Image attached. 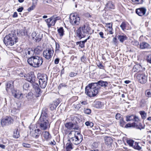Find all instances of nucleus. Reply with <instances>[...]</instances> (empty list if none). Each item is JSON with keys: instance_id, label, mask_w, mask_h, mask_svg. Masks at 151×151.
<instances>
[{"instance_id": "nucleus-36", "label": "nucleus", "mask_w": 151, "mask_h": 151, "mask_svg": "<svg viewBox=\"0 0 151 151\" xmlns=\"http://www.w3.org/2000/svg\"><path fill=\"white\" fill-rule=\"evenodd\" d=\"M44 137L46 139H50L51 138V136L49 133L45 131L43 133Z\"/></svg>"}, {"instance_id": "nucleus-58", "label": "nucleus", "mask_w": 151, "mask_h": 151, "mask_svg": "<svg viewBox=\"0 0 151 151\" xmlns=\"http://www.w3.org/2000/svg\"><path fill=\"white\" fill-rule=\"evenodd\" d=\"M99 34L101 38L103 39L105 38V37L104 36V33L102 32H100L99 33Z\"/></svg>"}, {"instance_id": "nucleus-59", "label": "nucleus", "mask_w": 151, "mask_h": 151, "mask_svg": "<svg viewBox=\"0 0 151 151\" xmlns=\"http://www.w3.org/2000/svg\"><path fill=\"white\" fill-rule=\"evenodd\" d=\"M133 2L135 4H139L140 3V0H132Z\"/></svg>"}, {"instance_id": "nucleus-53", "label": "nucleus", "mask_w": 151, "mask_h": 151, "mask_svg": "<svg viewBox=\"0 0 151 151\" xmlns=\"http://www.w3.org/2000/svg\"><path fill=\"white\" fill-rule=\"evenodd\" d=\"M22 145L24 147L27 148H29L31 147V145L30 144L26 143H23L22 144Z\"/></svg>"}, {"instance_id": "nucleus-8", "label": "nucleus", "mask_w": 151, "mask_h": 151, "mask_svg": "<svg viewBox=\"0 0 151 151\" xmlns=\"http://www.w3.org/2000/svg\"><path fill=\"white\" fill-rule=\"evenodd\" d=\"M70 22L73 25H78L80 23V18L76 14H71L70 16Z\"/></svg>"}, {"instance_id": "nucleus-16", "label": "nucleus", "mask_w": 151, "mask_h": 151, "mask_svg": "<svg viewBox=\"0 0 151 151\" xmlns=\"http://www.w3.org/2000/svg\"><path fill=\"white\" fill-rule=\"evenodd\" d=\"M146 9L145 8H140L137 9L136 10V13L139 16H142L145 14Z\"/></svg>"}, {"instance_id": "nucleus-17", "label": "nucleus", "mask_w": 151, "mask_h": 151, "mask_svg": "<svg viewBox=\"0 0 151 151\" xmlns=\"http://www.w3.org/2000/svg\"><path fill=\"white\" fill-rule=\"evenodd\" d=\"M13 82L12 81H9L7 82L6 85V90L7 92H9L10 90L13 88Z\"/></svg>"}, {"instance_id": "nucleus-18", "label": "nucleus", "mask_w": 151, "mask_h": 151, "mask_svg": "<svg viewBox=\"0 0 151 151\" xmlns=\"http://www.w3.org/2000/svg\"><path fill=\"white\" fill-rule=\"evenodd\" d=\"M76 34L77 37L79 39L84 37L86 35L85 33L83 32V31L80 27L77 30Z\"/></svg>"}, {"instance_id": "nucleus-63", "label": "nucleus", "mask_w": 151, "mask_h": 151, "mask_svg": "<svg viewBox=\"0 0 151 151\" xmlns=\"http://www.w3.org/2000/svg\"><path fill=\"white\" fill-rule=\"evenodd\" d=\"M23 9V7H21L18 8L17 9V11L18 12H21Z\"/></svg>"}, {"instance_id": "nucleus-64", "label": "nucleus", "mask_w": 151, "mask_h": 151, "mask_svg": "<svg viewBox=\"0 0 151 151\" xmlns=\"http://www.w3.org/2000/svg\"><path fill=\"white\" fill-rule=\"evenodd\" d=\"M17 12H15L14 13V14L12 16V17H17Z\"/></svg>"}, {"instance_id": "nucleus-50", "label": "nucleus", "mask_w": 151, "mask_h": 151, "mask_svg": "<svg viewBox=\"0 0 151 151\" xmlns=\"http://www.w3.org/2000/svg\"><path fill=\"white\" fill-rule=\"evenodd\" d=\"M29 87V84L27 83H24L23 85V89L25 90H27Z\"/></svg>"}, {"instance_id": "nucleus-9", "label": "nucleus", "mask_w": 151, "mask_h": 151, "mask_svg": "<svg viewBox=\"0 0 151 151\" xmlns=\"http://www.w3.org/2000/svg\"><path fill=\"white\" fill-rule=\"evenodd\" d=\"M59 17H55L54 16H52V17L45 20V21L47 23V24L48 27H50L52 26H53L55 25L57 20L60 19Z\"/></svg>"}, {"instance_id": "nucleus-55", "label": "nucleus", "mask_w": 151, "mask_h": 151, "mask_svg": "<svg viewBox=\"0 0 151 151\" xmlns=\"http://www.w3.org/2000/svg\"><path fill=\"white\" fill-rule=\"evenodd\" d=\"M121 115L120 114H117L115 116V118L116 119L118 120L121 118Z\"/></svg>"}, {"instance_id": "nucleus-6", "label": "nucleus", "mask_w": 151, "mask_h": 151, "mask_svg": "<svg viewBox=\"0 0 151 151\" xmlns=\"http://www.w3.org/2000/svg\"><path fill=\"white\" fill-rule=\"evenodd\" d=\"M37 78L40 87L42 88H45L47 85L48 80L47 76L45 74H38Z\"/></svg>"}, {"instance_id": "nucleus-57", "label": "nucleus", "mask_w": 151, "mask_h": 151, "mask_svg": "<svg viewBox=\"0 0 151 151\" xmlns=\"http://www.w3.org/2000/svg\"><path fill=\"white\" fill-rule=\"evenodd\" d=\"M66 86L67 85L65 84L61 83L58 86V88L59 89H60L63 87H66Z\"/></svg>"}, {"instance_id": "nucleus-41", "label": "nucleus", "mask_w": 151, "mask_h": 151, "mask_svg": "<svg viewBox=\"0 0 151 151\" xmlns=\"http://www.w3.org/2000/svg\"><path fill=\"white\" fill-rule=\"evenodd\" d=\"M145 95L147 97H151V90L148 89L146 90L145 92Z\"/></svg>"}, {"instance_id": "nucleus-61", "label": "nucleus", "mask_w": 151, "mask_h": 151, "mask_svg": "<svg viewBox=\"0 0 151 151\" xmlns=\"http://www.w3.org/2000/svg\"><path fill=\"white\" fill-rule=\"evenodd\" d=\"M86 58H85V57L83 56L81 58V60L82 62H84L86 61Z\"/></svg>"}, {"instance_id": "nucleus-34", "label": "nucleus", "mask_w": 151, "mask_h": 151, "mask_svg": "<svg viewBox=\"0 0 151 151\" xmlns=\"http://www.w3.org/2000/svg\"><path fill=\"white\" fill-rule=\"evenodd\" d=\"M139 113L141 116L142 119L145 120L146 119L147 117V114L145 111H140Z\"/></svg>"}, {"instance_id": "nucleus-22", "label": "nucleus", "mask_w": 151, "mask_h": 151, "mask_svg": "<svg viewBox=\"0 0 151 151\" xmlns=\"http://www.w3.org/2000/svg\"><path fill=\"white\" fill-rule=\"evenodd\" d=\"M96 83L97 85H95L98 88V85L101 86V87L104 88H106L108 84V83L107 81H99L97 83Z\"/></svg>"}, {"instance_id": "nucleus-15", "label": "nucleus", "mask_w": 151, "mask_h": 151, "mask_svg": "<svg viewBox=\"0 0 151 151\" xmlns=\"http://www.w3.org/2000/svg\"><path fill=\"white\" fill-rule=\"evenodd\" d=\"M32 37L33 39H35L36 41L38 42L41 40L42 38V34L33 32L32 33Z\"/></svg>"}, {"instance_id": "nucleus-21", "label": "nucleus", "mask_w": 151, "mask_h": 151, "mask_svg": "<svg viewBox=\"0 0 151 151\" xmlns=\"http://www.w3.org/2000/svg\"><path fill=\"white\" fill-rule=\"evenodd\" d=\"M104 104L100 101H95L93 104V106L95 108L98 109L102 108L103 107Z\"/></svg>"}, {"instance_id": "nucleus-40", "label": "nucleus", "mask_w": 151, "mask_h": 151, "mask_svg": "<svg viewBox=\"0 0 151 151\" xmlns=\"http://www.w3.org/2000/svg\"><path fill=\"white\" fill-rule=\"evenodd\" d=\"M85 125L88 127V128H91L93 126V123L89 121H87L85 123Z\"/></svg>"}, {"instance_id": "nucleus-5", "label": "nucleus", "mask_w": 151, "mask_h": 151, "mask_svg": "<svg viewBox=\"0 0 151 151\" xmlns=\"http://www.w3.org/2000/svg\"><path fill=\"white\" fill-rule=\"evenodd\" d=\"M17 38L15 35L10 34L4 37V42L5 45L9 47L14 45L17 41Z\"/></svg>"}, {"instance_id": "nucleus-1", "label": "nucleus", "mask_w": 151, "mask_h": 151, "mask_svg": "<svg viewBox=\"0 0 151 151\" xmlns=\"http://www.w3.org/2000/svg\"><path fill=\"white\" fill-rule=\"evenodd\" d=\"M95 85L96 83H91L89 84L85 88V93L90 97L95 96L98 93V89Z\"/></svg>"}, {"instance_id": "nucleus-38", "label": "nucleus", "mask_w": 151, "mask_h": 151, "mask_svg": "<svg viewBox=\"0 0 151 151\" xmlns=\"http://www.w3.org/2000/svg\"><path fill=\"white\" fill-rule=\"evenodd\" d=\"M86 42V40L82 41H80L77 42V45H79V46L81 48H83L84 47L85 43Z\"/></svg>"}, {"instance_id": "nucleus-52", "label": "nucleus", "mask_w": 151, "mask_h": 151, "mask_svg": "<svg viewBox=\"0 0 151 151\" xmlns=\"http://www.w3.org/2000/svg\"><path fill=\"white\" fill-rule=\"evenodd\" d=\"M91 112V111L90 109H87L84 110V113L87 114H89Z\"/></svg>"}, {"instance_id": "nucleus-60", "label": "nucleus", "mask_w": 151, "mask_h": 151, "mask_svg": "<svg viewBox=\"0 0 151 151\" xmlns=\"http://www.w3.org/2000/svg\"><path fill=\"white\" fill-rule=\"evenodd\" d=\"M60 59L59 58H56L54 60V63L55 64H57L59 63Z\"/></svg>"}, {"instance_id": "nucleus-37", "label": "nucleus", "mask_w": 151, "mask_h": 151, "mask_svg": "<svg viewBox=\"0 0 151 151\" xmlns=\"http://www.w3.org/2000/svg\"><path fill=\"white\" fill-rule=\"evenodd\" d=\"M132 147L134 149L138 150L141 149V147L139 145L138 143L136 142H134Z\"/></svg>"}, {"instance_id": "nucleus-11", "label": "nucleus", "mask_w": 151, "mask_h": 151, "mask_svg": "<svg viewBox=\"0 0 151 151\" xmlns=\"http://www.w3.org/2000/svg\"><path fill=\"white\" fill-rule=\"evenodd\" d=\"M32 126L29 127V129L30 130V135L35 138H37L39 137L40 134V130L39 129H35L34 130L32 128Z\"/></svg>"}, {"instance_id": "nucleus-43", "label": "nucleus", "mask_w": 151, "mask_h": 151, "mask_svg": "<svg viewBox=\"0 0 151 151\" xmlns=\"http://www.w3.org/2000/svg\"><path fill=\"white\" fill-rule=\"evenodd\" d=\"M55 45H56V48H55V52L56 53L59 52L60 51V50H59V49H60L59 44L58 43L56 42Z\"/></svg>"}, {"instance_id": "nucleus-29", "label": "nucleus", "mask_w": 151, "mask_h": 151, "mask_svg": "<svg viewBox=\"0 0 151 151\" xmlns=\"http://www.w3.org/2000/svg\"><path fill=\"white\" fill-rule=\"evenodd\" d=\"M142 68L141 66L139 65H136L133 67L132 70L133 72H139Z\"/></svg>"}, {"instance_id": "nucleus-10", "label": "nucleus", "mask_w": 151, "mask_h": 151, "mask_svg": "<svg viewBox=\"0 0 151 151\" xmlns=\"http://www.w3.org/2000/svg\"><path fill=\"white\" fill-rule=\"evenodd\" d=\"M147 76V75L145 73H139L137 75V78L140 83L143 84L146 82Z\"/></svg>"}, {"instance_id": "nucleus-31", "label": "nucleus", "mask_w": 151, "mask_h": 151, "mask_svg": "<svg viewBox=\"0 0 151 151\" xmlns=\"http://www.w3.org/2000/svg\"><path fill=\"white\" fill-rule=\"evenodd\" d=\"M65 146L66 151H70L73 148L72 143L71 142L67 143Z\"/></svg>"}, {"instance_id": "nucleus-2", "label": "nucleus", "mask_w": 151, "mask_h": 151, "mask_svg": "<svg viewBox=\"0 0 151 151\" xmlns=\"http://www.w3.org/2000/svg\"><path fill=\"white\" fill-rule=\"evenodd\" d=\"M47 117L48 115L45 112L42 113L38 122L40 127L42 130H45L48 127L49 123Z\"/></svg>"}, {"instance_id": "nucleus-56", "label": "nucleus", "mask_w": 151, "mask_h": 151, "mask_svg": "<svg viewBox=\"0 0 151 151\" xmlns=\"http://www.w3.org/2000/svg\"><path fill=\"white\" fill-rule=\"evenodd\" d=\"M79 104L82 105H85L87 104L88 103L86 101H81L80 102Z\"/></svg>"}, {"instance_id": "nucleus-54", "label": "nucleus", "mask_w": 151, "mask_h": 151, "mask_svg": "<svg viewBox=\"0 0 151 151\" xmlns=\"http://www.w3.org/2000/svg\"><path fill=\"white\" fill-rule=\"evenodd\" d=\"M77 74V73H75L73 72H71L70 73L69 76L70 77H73L76 76Z\"/></svg>"}, {"instance_id": "nucleus-33", "label": "nucleus", "mask_w": 151, "mask_h": 151, "mask_svg": "<svg viewBox=\"0 0 151 151\" xmlns=\"http://www.w3.org/2000/svg\"><path fill=\"white\" fill-rule=\"evenodd\" d=\"M58 31L59 35L61 37L63 36L64 35V31L63 27H60L58 29Z\"/></svg>"}, {"instance_id": "nucleus-42", "label": "nucleus", "mask_w": 151, "mask_h": 151, "mask_svg": "<svg viewBox=\"0 0 151 151\" xmlns=\"http://www.w3.org/2000/svg\"><path fill=\"white\" fill-rule=\"evenodd\" d=\"M126 23L125 22H122L120 25V27H121L122 30H124L126 29Z\"/></svg>"}, {"instance_id": "nucleus-28", "label": "nucleus", "mask_w": 151, "mask_h": 151, "mask_svg": "<svg viewBox=\"0 0 151 151\" xmlns=\"http://www.w3.org/2000/svg\"><path fill=\"white\" fill-rule=\"evenodd\" d=\"M104 140L105 144L107 145H111L112 142V139L110 137H105Z\"/></svg>"}, {"instance_id": "nucleus-13", "label": "nucleus", "mask_w": 151, "mask_h": 151, "mask_svg": "<svg viewBox=\"0 0 151 151\" xmlns=\"http://www.w3.org/2000/svg\"><path fill=\"white\" fill-rule=\"evenodd\" d=\"M54 51L51 48L46 49L43 52V56L46 59H50L53 55Z\"/></svg>"}, {"instance_id": "nucleus-49", "label": "nucleus", "mask_w": 151, "mask_h": 151, "mask_svg": "<svg viewBox=\"0 0 151 151\" xmlns=\"http://www.w3.org/2000/svg\"><path fill=\"white\" fill-rule=\"evenodd\" d=\"M132 44L134 45L137 46L139 45V42L137 40H134L132 41L131 42Z\"/></svg>"}, {"instance_id": "nucleus-51", "label": "nucleus", "mask_w": 151, "mask_h": 151, "mask_svg": "<svg viewBox=\"0 0 151 151\" xmlns=\"http://www.w3.org/2000/svg\"><path fill=\"white\" fill-rule=\"evenodd\" d=\"M147 62L151 63V53L149 54L147 57Z\"/></svg>"}, {"instance_id": "nucleus-47", "label": "nucleus", "mask_w": 151, "mask_h": 151, "mask_svg": "<svg viewBox=\"0 0 151 151\" xmlns=\"http://www.w3.org/2000/svg\"><path fill=\"white\" fill-rule=\"evenodd\" d=\"M41 51V50L38 47L35 48L34 51V52L36 54H39Z\"/></svg>"}, {"instance_id": "nucleus-26", "label": "nucleus", "mask_w": 151, "mask_h": 151, "mask_svg": "<svg viewBox=\"0 0 151 151\" xmlns=\"http://www.w3.org/2000/svg\"><path fill=\"white\" fill-rule=\"evenodd\" d=\"M114 6L111 1L108 2L106 5L105 9L107 10L114 9Z\"/></svg>"}, {"instance_id": "nucleus-4", "label": "nucleus", "mask_w": 151, "mask_h": 151, "mask_svg": "<svg viewBox=\"0 0 151 151\" xmlns=\"http://www.w3.org/2000/svg\"><path fill=\"white\" fill-rule=\"evenodd\" d=\"M36 79V77L33 74H28L27 76V80L31 83L34 86H35V84L36 85V86L35 87V91L36 93V97H38L41 94V91L40 88L38 87V84L35 83Z\"/></svg>"}, {"instance_id": "nucleus-45", "label": "nucleus", "mask_w": 151, "mask_h": 151, "mask_svg": "<svg viewBox=\"0 0 151 151\" xmlns=\"http://www.w3.org/2000/svg\"><path fill=\"white\" fill-rule=\"evenodd\" d=\"M22 94L18 92L17 94V97H15V98H17L18 99H21L23 98Z\"/></svg>"}, {"instance_id": "nucleus-48", "label": "nucleus", "mask_w": 151, "mask_h": 151, "mask_svg": "<svg viewBox=\"0 0 151 151\" xmlns=\"http://www.w3.org/2000/svg\"><path fill=\"white\" fill-rule=\"evenodd\" d=\"M125 122L124 121L123 118L122 117L120 120V124L121 126L123 127L125 124Z\"/></svg>"}, {"instance_id": "nucleus-25", "label": "nucleus", "mask_w": 151, "mask_h": 151, "mask_svg": "<svg viewBox=\"0 0 151 151\" xmlns=\"http://www.w3.org/2000/svg\"><path fill=\"white\" fill-rule=\"evenodd\" d=\"M60 103V101L59 99H57L55 101L53 102V103L50 106V108L51 110H53L56 108L58 106Z\"/></svg>"}, {"instance_id": "nucleus-30", "label": "nucleus", "mask_w": 151, "mask_h": 151, "mask_svg": "<svg viewBox=\"0 0 151 151\" xmlns=\"http://www.w3.org/2000/svg\"><path fill=\"white\" fill-rule=\"evenodd\" d=\"M37 0H33V1L32 6L27 9L28 11L30 12L31 11L33 10L35 8L37 4Z\"/></svg>"}, {"instance_id": "nucleus-7", "label": "nucleus", "mask_w": 151, "mask_h": 151, "mask_svg": "<svg viewBox=\"0 0 151 151\" xmlns=\"http://www.w3.org/2000/svg\"><path fill=\"white\" fill-rule=\"evenodd\" d=\"M83 140L82 135L78 131L75 132L74 137L70 138V140L72 143L76 145L79 144Z\"/></svg>"}, {"instance_id": "nucleus-27", "label": "nucleus", "mask_w": 151, "mask_h": 151, "mask_svg": "<svg viewBox=\"0 0 151 151\" xmlns=\"http://www.w3.org/2000/svg\"><path fill=\"white\" fill-rule=\"evenodd\" d=\"M65 126L66 128L69 129H74L75 127L74 124L71 122L66 123L65 124Z\"/></svg>"}, {"instance_id": "nucleus-19", "label": "nucleus", "mask_w": 151, "mask_h": 151, "mask_svg": "<svg viewBox=\"0 0 151 151\" xmlns=\"http://www.w3.org/2000/svg\"><path fill=\"white\" fill-rule=\"evenodd\" d=\"M150 44L146 42H141L139 44V48L141 49H148L150 48Z\"/></svg>"}, {"instance_id": "nucleus-39", "label": "nucleus", "mask_w": 151, "mask_h": 151, "mask_svg": "<svg viewBox=\"0 0 151 151\" xmlns=\"http://www.w3.org/2000/svg\"><path fill=\"white\" fill-rule=\"evenodd\" d=\"M137 126V124H136L134 122L132 124L128 123L125 126V127L127 128L128 127H136Z\"/></svg>"}, {"instance_id": "nucleus-35", "label": "nucleus", "mask_w": 151, "mask_h": 151, "mask_svg": "<svg viewBox=\"0 0 151 151\" xmlns=\"http://www.w3.org/2000/svg\"><path fill=\"white\" fill-rule=\"evenodd\" d=\"M19 137V134L17 129H16L14 131L13 137L15 138H17Z\"/></svg>"}, {"instance_id": "nucleus-62", "label": "nucleus", "mask_w": 151, "mask_h": 151, "mask_svg": "<svg viewBox=\"0 0 151 151\" xmlns=\"http://www.w3.org/2000/svg\"><path fill=\"white\" fill-rule=\"evenodd\" d=\"M97 66L100 69H103L104 68V66L101 63L98 65Z\"/></svg>"}, {"instance_id": "nucleus-23", "label": "nucleus", "mask_w": 151, "mask_h": 151, "mask_svg": "<svg viewBox=\"0 0 151 151\" xmlns=\"http://www.w3.org/2000/svg\"><path fill=\"white\" fill-rule=\"evenodd\" d=\"M25 53L26 54V58H29L30 56H31L33 55L34 52L32 49L30 48H29L28 49L25 50Z\"/></svg>"}, {"instance_id": "nucleus-46", "label": "nucleus", "mask_w": 151, "mask_h": 151, "mask_svg": "<svg viewBox=\"0 0 151 151\" xmlns=\"http://www.w3.org/2000/svg\"><path fill=\"white\" fill-rule=\"evenodd\" d=\"M12 93V95L15 97H17V94L18 93L16 90L14 89L13 88L12 90L10 91Z\"/></svg>"}, {"instance_id": "nucleus-24", "label": "nucleus", "mask_w": 151, "mask_h": 151, "mask_svg": "<svg viewBox=\"0 0 151 151\" xmlns=\"http://www.w3.org/2000/svg\"><path fill=\"white\" fill-rule=\"evenodd\" d=\"M112 23H109L106 24V26L107 28L109 33L112 34L113 33L112 28Z\"/></svg>"}, {"instance_id": "nucleus-14", "label": "nucleus", "mask_w": 151, "mask_h": 151, "mask_svg": "<svg viewBox=\"0 0 151 151\" xmlns=\"http://www.w3.org/2000/svg\"><path fill=\"white\" fill-rule=\"evenodd\" d=\"M83 31V32L86 35V34H91V29L88 24L86 23L83 25L82 26L80 27Z\"/></svg>"}, {"instance_id": "nucleus-32", "label": "nucleus", "mask_w": 151, "mask_h": 151, "mask_svg": "<svg viewBox=\"0 0 151 151\" xmlns=\"http://www.w3.org/2000/svg\"><path fill=\"white\" fill-rule=\"evenodd\" d=\"M127 37L125 35H119L118 39L121 42H123L125 40L127 39Z\"/></svg>"}, {"instance_id": "nucleus-20", "label": "nucleus", "mask_w": 151, "mask_h": 151, "mask_svg": "<svg viewBox=\"0 0 151 151\" xmlns=\"http://www.w3.org/2000/svg\"><path fill=\"white\" fill-rule=\"evenodd\" d=\"M126 121L127 122L131 121L138 122L139 120V119L138 117L136 116H134L133 115L130 116H126Z\"/></svg>"}, {"instance_id": "nucleus-3", "label": "nucleus", "mask_w": 151, "mask_h": 151, "mask_svg": "<svg viewBox=\"0 0 151 151\" xmlns=\"http://www.w3.org/2000/svg\"><path fill=\"white\" fill-rule=\"evenodd\" d=\"M27 62L30 65L35 68H37L42 64L43 60L42 57L38 56H34L28 58Z\"/></svg>"}, {"instance_id": "nucleus-12", "label": "nucleus", "mask_w": 151, "mask_h": 151, "mask_svg": "<svg viewBox=\"0 0 151 151\" xmlns=\"http://www.w3.org/2000/svg\"><path fill=\"white\" fill-rule=\"evenodd\" d=\"M13 121V120L11 116H7L2 119L1 124L2 127L8 126L12 123Z\"/></svg>"}, {"instance_id": "nucleus-44", "label": "nucleus", "mask_w": 151, "mask_h": 151, "mask_svg": "<svg viewBox=\"0 0 151 151\" xmlns=\"http://www.w3.org/2000/svg\"><path fill=\"white\" fill-rule=\"evenodd\" d=\"M127 143L129 145V146L131 147H132L134 142V141L132 140H127Z\"/></svg>"}]
</instances>
